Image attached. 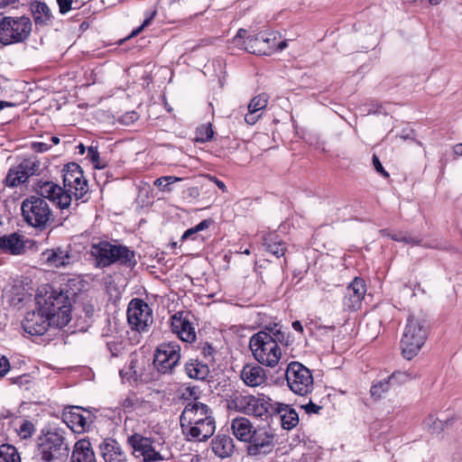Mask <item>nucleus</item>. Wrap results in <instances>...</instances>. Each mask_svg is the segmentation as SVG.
Listing matches in <instances>:
<instances>
[{"label": "nucleus", "instance_id": "obj_1", "mask_svg": "<svg viewBox=\"0 0 462 462\" xmlns=\"http://www.w3.org/2000/svg\"><path fill=\"white\" fill-rule=\"evenodd\" d=\"M76 295L65 288L37 293L36 310L29 311L23 320V330L31 336L43 335L51 326L65 327L71 319V300Z\"/></svg>", "mask_w": 462, "mask_h": 462}, {"label": "nucleus", "instance_id": "obj_2", "mask_svg": "<svg viewBox=\"0 0 462 462\" xmlns=\"http://www.w3.org/2000/svg\"><path fill=\"white\" fill-rule=\"evenodd\" d=\"M38 195L47 198L61 210L67 209L69 213L72 199L76 201L86 202L88 191V180L83 175L80 166L71 162L63 170V188L53 181L39 180L34 187Z\"/></svg>", "mask_w": 462, "mask_h": 462}, {"label": "nucleus", "instance_id": "obj_3", "mask_svg": "<svg viewBox=\"0 0 462 462\" xmlns=\"http://www.w3.org/2000/svg\"><path fill=\"white\" fill-rule=\"evenodd\" d=\"M182 433L191 441H204L210 438L216 430L211 409L197 400L186 404L180 416Z\"/></svg>", "mask_w": 462, "mask_h": 462}, {"label": "nucleus", "instance_id": "obj_4", "mask_svg": "<svg viewBox=\"0 0 462 462\" xmlns=\"http://www.w3.org/2000/svg\"><path fill=\"white\" fill-rule=\"evenodd\" d=\"M90 254L94 257L95 265L97 268H106L114 263L134 267L137 263L133 250L125 245H115L106 240L93 243Z\"/></svg>", "mask_w": 462, "mask_h": 462}, {"label": "nucleus", "instance_id": "obj_5", "mask_svg": "<svg viewBox=\"0 0 462 462\" xmlns=\"http://www.w3.org/2000/svg\"><path fill=\"white\" fill-rule=\"evenodd\" d=\"M45 199L41 195L30 196L21 205L24 221L39 230L46 229L54 221L52 210Z\"/></svg>", "mask_w": 462, "mask_h": 462}, {"label": "nucleus", "instance_id": "obj_6", "mask_svg": "<svg viewBox=\"0 0 462 462\" xmlns=\"http://www.w3.org/2000/svg\"><path fill=\"white\" fill-rule=\"evenodd\" d=\"M249 347L254 359L261 365L273 368L282 357V349L265 330L259 331L252 336Z\"/></svg>", "mask_w": 462, "mask_h": 462}, {"label": "nucleus", "instance_id": "obj_7", "mask_svg": "<svg viewBox=\"0 0 462 462\" xmlns=\"http://www.w3.org/2000/svg\"><path fill=\"white\" fill-rule=\"evenodd\" d=\"M32 30V23L28 16H4L0 22V43L7 46L24 42Z\"/></svg>", "mask_w": 462, "mask_h": 462}, {"label": "nucleus", "instance_id": "obj_8", "mask_svg": "<svg viewBox=\"0 0 462 462\" xmlns=\"http://www.w3.org/2000/svg\"><path fill=\"white\" fill-rule=\"evenodd\" d=\"M428 329L424 321L410 317L407 320L402 337L401 348L404 358L412 359L425 344Z\"/></svg>", "mask_w": 462, "mask_h": 462}, {"label": "nucleus", "instance_id": "obj_9", "mask_svg": "<svg viewBox=\"0 0 462 462\" xmlns=\"http://www.w3.org/2000/svg\"><path fill=\"white\" fill-rule=\"evenodd\" d=\"M272 404L271 399L263 394L254 396L235 393L230 397L228 406L247 415L263 417L270 411Z\"/></svg>", "mask_w": 462, "mask_h": 462}, {"label": "nucleus", "instance_id": "obj_10", "mask_svg": "<svg viewBox=\"0 0 462 462\" xmlns=\"http://www.w3.org/2000/svg\"><path fill=\"white\" fill-rule=\"evenodd\" d=\"M69 448L63 435L57 431H48L39 446V462H65Z\"/></svg>", "mask_w": 462, "mask_h": 462}, {"label": "nucleus", "instance_id": "obj_11", "mask_svg": "<svg viewBox=\"0 0 462 462\" xmlns=\"http://www.w3.org/2000/svg\"><path fill=\"white\" fill-rule=\"evenodd\" d=\"M285 377L290 390L295 394L306 396L313 389V376L310 369L299 362L287 365Z\"/></svg>", "mask_w": 462, "mask_h": 462}, {"label": "nucleus", "instance_id": "obj_12", "mask_svg": "<svg viewBox=\"0 0 462 462\" xmlns=\"http://www.w3.org/2000/svg\"><path fill=\"white\" fill-rule=\"evenodd\" d=\"M246 444V453L249 457H264L274 449L275 433L269 426H257Z\"/></svg>", "mask_w": 462, "mask_h": 462}, {"label": "nucleus", "instance_id": "obj_13", "mask_svg": "<svg viewBox=\"0 0 462 462\" xmlns=\"http://www.w3.org/2000/svg\"><path fill=\"white\" fill-rule=\"evenodd\" d=\"M127 321L133 330L146 332L153 322L152 310L143 300L133 299L127 308Z\"/></svg>", "mask_w": 462, "mask_h": 462}, {"label": "nucleus", "instance_id": "obj_14", "mask_svg": "<svg viewBox=\"0 0 462 462\" xmlns=\"http://www.w3.org/2000/svg\"><path fill=\"white\" fill-rule=\"evenodd\" d=\"M180 359V346L177 342H164L156 349L153 364L162 374L171 373Z\"/></svg>", "mask_w": 462, "mask_h": 462}, {"label": "nucleus", "instance_id": "obj_15", "mask_svg": "<svg viewBox=\"0 0 462 462\" xmlns=\"http://www.w3.org/2000/svg\"><path fill=\"white\" fill-rule=\"evenodd\" d=\"M40 171L41 162L38 159H24L19 165L8 171L5 183L8 187H17L24 183L29 177L38 175Z\"/></svg>", "mask_w": 462, "mask_h": 462}, {"label": "nucleus", "instance_id": "obj_16", "mask_svg": "<svg viewBox=\"0 0 462 462\" xmlns=\"http://www.w3.org/2000/svg\"><path fill=\"white\" fill-rule=\"evenodd\" d=\"M128 444L133 448V454L142 457L143 462H156L162 459L159 452L152 448V442L149 438L134 433L128 437Z\"/></svg>", "mask_w": 462, "mask_h": 462}, {"label": "nucleus", "instance_id": "obj_17", "mask_svg": "<svg viewBox=\"0 0 462 462\" xmlns=\"http://www.w3.org/2000/svg\"><path fill=\"white\" fill-rule=\"evenodd\" d=\"M63 421L74 432H84L88 430L93 422L92 414L79 406H73L65 410L62 414Z\"/></svg>", "mask_w": 462, "mask_h": 462}, {"label": "nucleus", "instance_id": "obj_18", "mask_svg": "<svg viewBox=\"0 0 462 462\" xmlns=\"http://www.w3.org/2000/svg\"><path fill=\"white\" fill-rule=\"evenodd\" d=\"M171 330L183 342L193 343L196 340V331L189 319V315L179 311L171 318Z\"/></svg>", "mask_w": 462, "mask_h": 462}, {"label": "nucleus", "instance_id": "obj_19", "mask_svg": "<svg viewBox=\"0 0 462 462\" xmlns=\"http://www.w3.org/2000/svg\"><path fill=\"white\" fill-rule=\"evenodd\" d=\"M366 292L365 281L361 278H355L346 287L343 300L344 308L354 311L361 307L362 300Z\"/></svg>", "mask_w": 462, "mask_h": 462}, {"label": "nucleus", "instance_id": "obj_20", "mask_svg": "<svg viewBox=\"0 0 462 462\" xmlns=\"http://www.w3.org/2000/svg\"><path fill=\"white\" fill-rule=\"evenodd\" d=\"M41 260L48 266L60 268L70 264L72 256L69 246H56L44 250L41 254Z\"/></svg>", "mask_w": 462, "mask_h": 462}, {"label": "nucleus", "instance_id": "obj_21", "mask_svg": "<svg viewBox=\"0 0 462 462\" xmlns=\"http://www.w3.org/2000/svg\"><path fill=\"white\" fill-rule=\"evenodd\" d=\"M100 455L105 462H127V456L114 439H106L99 444Z\"/></svg>", "mask_w": 462, "mask_h": 462}, {"label": "nucleus", "instance_id": "obj_22", "mask_svg": "<svg viewBox=\"0 0 462 462\" xmlns=\"http://www.w3.org/2000/svg\"><path fill=\"white\" fill-rule=\"evenodd\" d=\"M271 410L279 415L282 427L285 430H291L299 423V415L290 405L282 402L272 404Z\"/></svg>", "mask_w": 462, "mask_h": 462}, {"label": "nucleus", "instance_id": "obj_23", "mask_svg": "<svg viewBox=\"0 0 462 462\" xmlns=\"http://www.w3.org/2000/svg\"><path fill=\"white\" fill-rule=\"evenodd\" d=\"M241 378L244 383L251 387H256L266 381L264 369L258 365H245L241 371Z\"/></svg>", "mask_w": 462, "mask_h": 462}, {"label": "nucleus", "instance_id": "obj_24", "mask_svg": "<svg viewBox=\"0 0 462 462\" xmlns=\"http://www.w3.org/2000/svg\"><path fill=\"white\" fill-rule=\"evenodd\" d=\"M255 426L245 417H236L231 421V430L234 436L241 442L246 443L253 436Z\"/></svg>", "mask_w": 462, "mask_h": 462}, {"label": "nucleus", "instance_id": "obj_25", "mask_svg": "<svg viewBox=\"0 0 462 462\" xmlns=\"http://www.w3.org/2000/svg\"><path fill=\"white\" fill-rule=\"evenodd\" d=\"M212 451L220 458H226L232 456L235 451L233 439L226 434L217 435L211 442Z\"/></svg>", "mask_w": 462, "mask_h": 462}, {"label": "nucleus", "instance_id": "obj_26", "mask_svg": "<svg viewBox=\"0 0 462 462\" xmlns=\"http://www.w3.org/2000/svg\"><path fill=\"white\" fill-rule=\"evenodd\" d=\"M24 250L23 241L16 233L0 236V254H21Z\"/></svg>", "mask_w": 462, "mask_h": 462}, {"label": "nucleus", "instance_id": "obj_27", "mask_svg": "<svg viewBox=\"0 0 462 462\" xmlns=\"http://www.w3.org/2000/svg\"><path fill=\"white\" fill-rule=\"evenodd\" d=\"M71 462H96L95 453L88 439H79L75 443Z\"/></svg>", "mask_w": 462, "mask_h": 462}, {"label": "nucleus", "instance_id": "obj_28", "mask_svg": "<svg viewBox=\"0 0 462 462\" xmlns=\"http://www.w3.org/2000/svg\"><path fill=\"white\" fill-rule=\"evenodd\" d=\"M31 9L36 25L47 26L51 23V11L44 2L36 1L32 3Z\"/></svg>", "mask_w": 462, "mask_h": 462}, {"label": "nucleus", "instance_id": "obj_29", "mask_svg": "<svg viewBox=\"0 0 462 462\" xmlns=\"http://www.w3.org/2000/svg\"><path fill=\"white\" fill-rule=\"evenodd\" d=\"M263 245L266 250L276 257L282 256L286 252L285 243L275 233H269L263 236Z\"/></svg>", "mask_w": 462, "mask_h": 462}, {"label": "nucleus", "instance_id": "obj_30", "mask_svg": "<svg viewBox=\"0 0 462 462\" xmlns=\"http://www.w3.org/2000/svg\"><path fill=\"white\" fill-rule=\"evenodd\" d=\"M185 371L189 378L204 380L209 374L208 366L197 359H190L185 365Z\"/></svg>", "mask_w": 462, "mask_h": 462}, {"label": "nucleus", "instance_id": "obj_31", "mask_svg": "<svg viewBox=\"0 0 462 462\" xmlns=\"http://www.w3.org/2000/svg\"><path fill=\"white\" fill-rule=\"evenodd\" d=\"M262 35L258 33L256 35H248L247 43L245 47V51L258 55H271L272 54V47L270 46H263L262 42Z\"/></svg>", "mask_w": 462, "mask_h": 462}, {"label": "nucleus", "instance_id": "obj_32", "mask_svg": "<svg viewBox=\"0 0 462 462\" xmlns=\"http://www.w3.org/2000/svg\"><path fill=\"white\" fill-rule=\"evenodd\" d=\"M138 359L131 356L129 362L120 370L119 374L125 382L136 381L141 376L138 369Z\"/></svg>", "mask_w": 462, "mask_h": 462}, {"label": "nucleus", "instance_id": "obj_33", "mask_svg": "<svg viewBox=\"0 0 462 462\" xmlns=\"http://www.w3.org/2000/svg\"><path fill=\"white\" fill-rule=\"evenodd\" d=\"M211 223V219H204L195 226L187 229L181 236V241L189 239L193 241H204V237L199 234V232L208 228Z\"/></svg>", "mask_w": 462, "mask_h": 462}, {"label": "nucleus", "instance_id": "obj_34", "mask_svg": "<svg viewBox=\"0 0 462 462\" xmlns=\"http://www.w3.org/2000/svg\"><path fill=\"white\" fill-rule=\"evenodd\" d=\"M392 383L389 377L374 382L370 388L371 397L374 400H381L390 391Z\"/></svg>", "mask_w": 462, "mask_h": 462}, {"label": "nucleus", "instance_id": "obj_35", "mask_svg": "<svg viewBox=\"0 0 462 462\" xmlns=\"http://www.w3.org/2000/svg\"><path fill=\"white\" fill-rule=\"evenodd\" d=\"M446 421H443L436 417L435 414H429L423 420V427L430 434H439L446 425Z\"/></svg>", "mask_w": 462, "mask_h": 462}, {"label": "nucleus", "instance_id": "obj_36", "mask_svg": "<svg viewBox=\"0 0 462 462\" xmlns=\"http://www.w3.org/2000/svg\"><path fill=\"white\" fill-rule=\"evenodd\" d=\"M0 462H21L20 456L16 448L8 444L1 445Z\"/></svg>", "mask_w": 462, "mask_h": 462}, {"label": "nucleus", "instance_id": "obj_37", "mask_svg": "<svg viewBox=\"0 0 462 462\" xmlns=\"http://www.w3.org/2000/svg\"><path fill=\"white\" fill-rule=\"evenodd\" d=\"M392 384H402L419 377L414 371H396L388 376Z\"/></svg>", "mask_w": 462, "mask_h": 462}, {"label": "nucleus", "instance_id": "obj_38", "mask_svg": "<svg viewBox=\"0 0 462 462\" xmlns=\"http://www.w3.org/2000/svg\"><path fill=\"white\" fill-rule=\"evenodd\" d=\"M380 233L382 236H391V238L397 242H403L405 244L411 245H420L421 240L417 237H412L411 236L403 234L402 232L395 233V234H390L389 230L383 229L380 230Z\"/></svg>", "mask_w": 462, "mask_h": 462}, {"label": "nucleus", "instance_id": "obj_39", "mask_svg": "<svg viewBox=\"0 0 462 462\" xmlns=\"http://www.w3.org/2000/svg\"><path fill=\"white\" fill-rule=\"evenodd\" d=\"M144 403L143 401H141L135 395H130L123 400L122 407L125 412L135 411L140 413V410Z\"/></svg>", "mask_w": 462, "mask_h": 462}, {"label": "nucleus", "instance_id": "obj_40", "mask_svg": "<svg viewBox=\"0 0 462 462\" xmlns=\"http://www.w3.org/2000/svg\"><path fill=\"white\" fill-rule=\"evenodd\" d=\"M106 344L112 356H119L125 350V342L122 337H109Z\"/></svg>", "mask_w": 462, "mask_h": 462}, {"label": "nucleus", "instance_id": "obj_41", "mask_svg": "<svg viewBox=\"0 0 462 462\" xmlns=\"http://www.w3.org/2000/svg\"><path fill=\"white\" fill-rule=\"evenodd\" d=\"M268 105V96L265 93L254 97L248 104V110L259 113Z\"/></svg>", "mask_w": 462, "mask_h": 462}, {"label": "nucleus", "instance_id": "obj_42", "mask_svg": "<svg viewBox=\"0 0 462 462\" xmlns=\"http://www.w3.org/2000/svg\"><path fill=\"white\" fill-rule=\"evenodd\" d=\"M213 134L211 124H206L197 128L195 139L199 143H207L213 138Z\"/></svg>", "mask_w": 462, "mask_h": 462}, {"label": "nucleus", "instance_id": "obj_43", "mask_svg": "<svg viewBox=\"0 0 462 462\" xmlns=\"http://www.w3.org/2000/svg\"><path fill=\"white\" fill-rule=\"evenodd\" d=\"M248 33L245 29H239L236 34L233 37L231 43L240 49L245 51L247 43Z\"/></svg>", "mask_w": 462, "mask_h": 462}, {"label": "nucleus", "instance_id": "obj_44", "mask_svg": "<svg viewBox=\"0 0 462 462\" xmlns=\"http://www.w3.org/2000/svg\"><path fill=\"white\" fill-rule=\"evenodd\" d=\"M271 336H273V338L275 340L276 344L279 345V343L283 344L285 346H288L291 343V338L289 335H286L285 332H283L281 328H278V326L275 324L273 328H271Z\"/></svg>", "mask_w": 462, "mask_h": 462}, {"label": "nucleus", "instance_id": "obj_45", "mask_svg": "<svg viewBox=\"0 0 462 462\" xmlns=\"http://www.w3.org/2000/svg\"><path fill=\"white\" fill-rule=\"evenodd\" d=\"M182 179L176 176H163L156 179L153 182L154 186L161 187L162 182H165L164 186L162 187V191L170 192L171 190V185L180 181Z\"/></svg>", "mask_w": 462, "mask_h": 462}, {"label": "nucleus", "instance_id": "obj_46", "mask_svg": "<svg viewBox=\"0 0 462 462\" xmlns=\"http://www.w3.org/2000/svg\"><path fill=\"white\" fill-rule=\"evenodd\" d=\"M262 40L261 42L263 46H270L273 48L272 49V53L275 51V42H277L279 33L277 32H269V33H263L261 32Z\"/></svg>", "mask_w": 462, "mask_h": 462}, {"label": "nucleus", "instance_id": "obj_47", "mask_svg": "<svg viewBox=\"0 0 462 462\" xmlns=\"http://www.w3.org/2000/svg\"><path fill=\"white\" fill-rule=\"evenodd\" d=\"M88 157L94 163L95 168L102 169L105 167V164H101L99 162V152L97 147L89 146L88 149Z\"/></svg>", "mask_w": 462, "mask_h": 462}, {"label": "nucleus", "instance_id": "obj_48", "mask_svg": "<svg viewBox=\"0 0 462 462\" xmlns=\"http://www.w3.org/2000/svg\"><path fill=\"white\" fill-rule=\"evenodd\" d=\"M33 430V424L28 420H25L20 426L18 433L23 439H27L32 435Z\"/></svg>", "mask_w": 462, "mask_h": 462}, {"label": "nucleus", "instance_id": "obj_49", "mask_svg": "<svg viewBox=\"0 0 462 462\" xmlns=\"http://www.w3.org/2000/svg\"><path fill=\"white\" fill-rule=\"evenodd\" d=\"M59 11L61 14H66L75 7H73V4H77V0H56Z\"/></svg>", "mask_w": 462, "mask_h": 462}, {"label": "nucleus", "instance_id": "obj_50", "mask_svg": "<svg viewBox=\"0 0 462 462\" xmlns=\"http://www.w3.org/2000/svg\"><path fill=\"white\" fill-rule=\"evenodd\" d=\"M199 348L200 349L201 354L205 358H213V354L215 350L209 343H200Z\"/></svg>", "mask_w": 462, "mask_h": 462}, {"label": "nucleus", "instance_id": "obj_51", "mask_svg": "<svg viewBox=\"0 0 462 462\" xmlns=\"http://www.w3.org/2000/svg\"><path fill=\"white\" fill-rule=\"evenodd\" d=\"M138 117L139 116H138L137 113L134 111H132V112L125 113L124 116H122L120 121L122 124H124L125 125H130L131 124L135 122L138 119Z\"/></svg>", "mask_w": 462, "mask_h": 462}, {"label": "nucleus", "instance_id": "obj_52", "mask_svg": "<svg viewBox=\"0 0 462 462\" xmlns=\"http://www.w3.org/2000/svg\"><path fill=\"white\" fill-rule=\"evenodd\" d=\"M373 165L375 171L382 176H383L384 178L389 177V173L383 169L379 158L375 154L373 155Z\"/></svg>", "mask_w": 462, "mask_h": 462}, {"label": "nucleus", "instance_id": "obj_53", "mask_svg": "<svg viewBox=\"0 0 462 462\" xmlns=\"http://www.w3.org/2000/svg\"><path fill=\"white\" fill-rule=\"evenodd\" d=\"M302 409L306 411L308 414H317L321 410V406L312 402L310 401L307 404L301 406Z\"/></svg>", "mask_w": 462, "mask_h": 462}, {"label": "nucleus", "instance_id": "obj_54", "mask_svg": "<svg viewBox=\"0 0 462 462\" xmlns=\"http://www.w3.org/2000/svg\"><path fill=\"white\" fill-rule=\"evenodd\" d=\"M260 117L261 114L248 110V113L245 116V121L246 124L253 125L260 119Z\"/></svg>", "mask_w": 462, "mask_h": 462}, {"label": "nucleus", "instance_id": "obj_55", "mask_svg": "<svg viewBox=\"0 0 462 462\" xmlns=\"http://www.w3.org/2000/svg\"><path fill=\"white\" fill-rule=\"evenodd\" d=\"M10 369L9 360L5 356H0V377L5 376Z\"/></svg>", "mask_w": 462, "mask_h": 462}, {"label": "nucleus", "instance_id": "obj_56", "mask_svg": "<svg viewBox=\"0 0 462 462\" xmlns=\"http://www.w3.org/2000/svg\"><path fill=\"white\" fill-rule=\"evenodd\" d=\"M32 146L39 152H46L51 147V145L42 142L34 143Z\"/></svg>", "mask_w": 462, "mask_h": 462}, {"label": "nucleus", "instance_id": "obj_57", "mask_svg": "<svg viewBox=\"0 0 462 462\" xmlns=\"http://www.w3.org/2000/svg\"><path fill=\"white\" fill-rule=\"evenodd\" d=\"M210 180L213 181L217 187L218 189H220L223 192H226L227 191V189H226V184L218 180L217 178L214 177V176H211L209 177Z\"/></svg>", "mask_w": 462, "mask_h": 462}, {"label": "nucleus", "instance_id": "obj_58", "mask_svg": "<svg viewBox=\"0 0 462 462\" xmlns=\"http://www.w3.org/2000/svg\"><path fill=\"white\" fill-rule=\"evenodd\" d=\"M155 14L156 12H153L144 19L143 23L139 26V31H143L144 27L148 26L151 23L152 20L155 16Z\"/></svg>", "mask_w": 462, "mask_h": 462}, {"label": "nucleus", "instance_id": "obj_59", "mask_svg": "<svg viewBox=\"0 0 462 462\" xmlns=\"http://www.w3.org/2000/svg\"><path fill=\"white\" fill-rule=\"evenodd\" d=\"M293 329L297 332L303 333L304 328L300 321L295 320L291 324Z\"/></svg>", "mask_w": 462, "mask_h": 462}, {"label": "nucleus", "instance_id": "obj_60", "mask_svg": "<svg viewBox=\"0 0 462 462\" xmlns=\"http://www.w3.org/2000/svg\"><path fill=\"white\" fill-rule=\"evenodd\" d=\"M287 46H288V44H287L286 41H282V42H279L278 43L275 42V51H283L284 49L287 48Z\"/></svg>", "mask_w": 462, "mask_h": 462}, {"label": "nucleus", "instance_id": "obj_61", "mask_svg": "<svg viewBox=\"0 0 462 462\" xmlns=\"http://www.w3.org/2000/svg\"><path fill=\"white\" fill-rule=\"evenodd\" d=\"M17 2H18V0H1L0 6L6 7L9 5H14Z\"/></svg>", "mask_w": 462, "mask_h": 462}, {"label": "nucleus", "instance_id": "obj_62", "mask_svg": "<svg viewBox=\"0 0 462 462\" xmlns=\"http://www.w3.org/2000/svg\"><path fill=\"white\" fill-rule=\"evenodd\" d=\"M14 106H15V104H14V103L0 100V110H3L6 107H14Z\"/></svg>", "mask_w": 462, "mask_h": 462}, {"label": "nucleus", "instance_id": "obj_63", "mask_svg": "<svg viewBox=\"0 0 462 462\" xmlns=\"http://www.w3.org/2000/svg\"><path fill=\"white\" fill-rule=\"evenodd\" d=\"M454 152L457 155L462 156V143H457L454 146Z\"/></svg>", "mask_w": 462, "mask_h": 462}, {"label": "nucleus", "instance_id": "obj_64", "mask_svg": "<svg viewBox=\"0 0 462 462\" xmlns=\"http://www.w3.org/2000/svg\"><path fill=\"white\" fill-rule=\"evenodd\" d=\"M189 192H190V195H192V196H196V195L199 194V191H198L197 188H190L189 189Z\"/></svg>", "mask_w": 462, "mask_h": 462}]
</instances>
